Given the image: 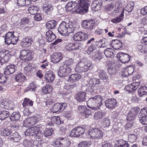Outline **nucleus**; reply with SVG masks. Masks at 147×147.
Returning <instances> with one entry per match:
<instances>
[{
  "mask_svg": "<svg viewBox=\"0 0 147 147\" xmlns=\"http://www.w3.org/2000/svg\"><path fill=\"white\" fill-rule=\"evenodd\" d=\"M77 131V134L79 136L82 134L85 131L84 129L81 127H78L75 128Z\"/></svg>",
  "mask_w": 147,
  "mask_h": 147,
  "instance_id": "nucleus-58",
  "label": "nucleus"
},
{
  "mask_svg": "<svg viewBox=\"0 0 147 147\" xmlns=\"http://www.w3.org/2000/svg\"><path fill=\"white\" fill-rule=\"evenodd\" d=\"M100 82L99 79L93 78L90 80L89 84L91 86L94 87L99 84Z\"/></svg>",
  "mask_w": 147,
  "mask_h": 147,
  "instance_id": "nucleus-51",
  "label": "nucleus"
},
{
  "mask_svg": "<svg viewBox=\"0 0 147 147\" xmlns=\"http://www.w3.org/2000/svg\"><path fill=\"white\" fill-rule=\"evenodd\" d=\"M86 93L83 92H80L76 95V100L79 102L84 101L86 100Z\"/></svg>",
  "mask_w": 147,
  "mask_h": 147,
  "instance_id": "nucleus-31",
  "label": "nucleus"
},
{
  "mask_svg": "<svg viewBox=\"0 0 147 147\" xmlns=\"http://www.w3.org/2000/svg\"><path fill=\"white\" fill-rule=\"evenodd\" d=\"M117 147H130L128 142L123 140H119L118 141Z\"/></svg>",
  "mask_w": 147,
  "mask_h": 147,
  "instance_id": "nucleus-44",
  "label": "nucleus"
},
{
  "mask_svg": "<svg viewBox=\"0 0 147 147\" xmlns=\"http://www.w3.org/2000/svg\"><path fill=\"white\" fill-rule=\"evenodd\" d=\"M65 8L67 11H70L74 9V10L78 13L82 14V10L80 8L77 1H71L65 5Z\"/></svg>",
  "mask_w": 147,
  "mask_h": 147,
  "instance_id": "nucleus-6",
  "label": "nucleus"
},
{
  "mask_svg": "<svg viewBox=\"0 0 147 147\" xmlns=\"http://www.w3.org/2000/svg\"><path fill=\"white\" fill-rule=\"evenodd\" d=\"M5 109L8 110L13 109L14 106L13 102L11 100H8Z\"/></svg>",
  "mask_w": 147,
  "mask_h": 147,
  "instance_id": "nucleus-56",
  "label": "nucleus"
},
{
  "mask_svg": "<svg viewBox=\"0 0 147 147\" xmlns=\"http://www.w3.org/2000/svg\"><path fill=\"white\" fill-rule=\"evenodd\" d=\"M22 105L25 108L27 107L32 106L33 105V101L30 99L26 98H24Z\"/></svg>",
  "mask_w": 147,
  "mask_h": 147,
  "instance_id": "nucleus-46",
  "label": "nucleus"
},
{
  "mask_svg": "<svg viewBox=\"0 0 147 147\" xmlns=\"http://www.w3.org/2000/svg\"><path fill=\"white\" fill-rule=\"evenodd\" d=\"M34 69V68L31 66V64H28L24 67V72L26 74L30 73Z\"/></svg>",
  "mask_w": 147,
  "mask_h": 147,
  "instance_id": "nucleus-59",
  "label": "nucleus"
},
{
  "mask_svg": "<svg viewBox=\"0 0 147 147\" xmlns=\"http://www.w3.org/2000/svg\"><path fill=\"white\" fill-rule=\"evenodd\" d=\"M95 22V21L93 20H84L82 22V26L86 30H91L94 28Z\"/></svg>",
  "mask_w": 147,
  "mask_h": 147,
  "instance_id": "nucleus-16",
  "label": "nucleus"
},
{
  "mask_svg": "<svg viewBox=\"0 0 147 147\" xmlns=\"http://www.w3.org/2000/svg\"><path fill=\"white\" fill-rule=\"evenodd\" d=\"M38 11V7L35 6H30L28 8V11L32 15H34L37 13Z\"/></svg>",
  "mask_w": 147,
  "mask_h": 147,
  "instance_id": "nucleus-50",
  "label": "nucleus"
},
{
  "mask_svg": "<svg viewBox=\"0 0 147 147\" xmlns=\"http://www.w3.org/2000/svg\"><path fill=\"white\" fill-rule=\"evenodd\" d=\"M53 129L52 128H46L45 129L44 134L46 137L51 135L53 132Z\"/></svg>",
  "mask_w": 147,
  "mask_h": 147,
  "instance_id": "nucleus-57",
  "label": "nucleus"
},
{
  "mask_svg": "<svg viewBox=\"0 0 147 147\" xmlns=\"http://www.w3.org/2000/svg\"><path fill=\"white\" fill-rule=\"evenodd\" d=\"M13 32H8L5 35V42L7 45L15 44L18 40V38L14 36Z\"/></svg>",
  "mask_w": 147,
  "mask_h": 147,
  "instance_id": "nucleus-8",
  "label": "nucleus"
},
{
  "mask_svg": "<svg viewBox=\"0 0 147 147\" xmlns=\"http://www.w3.org/2000/svg\"><path fill=\"white\" fill-rule=\"evenodd\" d=\"M23 144L25 147H31L34 144V142L32 140L26 139L23 141Z\"/></svg>",
  "mask_w": 147,
  "mask_h": 147,
  "instance_id": "nucleus-54",
  "label": "nucleus"
},
{
  "mask_svg": "<svg viewBox=\"0 0 147 147\" xmlns=\"http://www.w3.org/2000/svg\"><path fill=\"white\" fill-rule=\"evenodd\" d=\"M92 58L96 62H98L101 59L102 56L96 52L93 54Z\"/></svg>",
  "mask_w": 147,
  "mask_h": 147,
  "instance_id": "nucleus-52",
  "label": "nucleus"
},
{
  "mask_svg": "<svg viewBox=\"0 0 147 147\" xmlns=\"http://www.w3.org/2000/svg\"><path fill=\"white\" fill-rule=\"evenodd\" d=\"M15 78L17 82H22L25 80L26 77L23 74L20 73L16 75Z\"/></svg>",
  "mask_w": 147,
  "mask_h": 147,
  "instance_id": "nucleus-40",
  "label": "nucleus"
},
{
  "mask_svg": "<svg viewBox=\"0 0 147 147\" xmlns=\"http://www.w3.org/2000/svg\"><path fill=\"white\" fill-rule=\"evenodd\" d=\"M65 103H56L50 108V111L53 113L63 111L67 107Z\"/></svg>",
  "mask_w": 147,
  "mask_h": 147,
  "instance_id": "nucleus-10",
  "label": "nucleus"
},
{
  "mask_svg": "<svg viewBox=\"0 0 147 147\" xmlns=\"http://www.w3.org/2000/svg\"><path fill=\"white\" fill-rule=\"evenodd\" d=\"M105 115L106 113L105 112L99 111L95 113L94 117L95 119L98 120L102 118Z\"/></svg>",
  "mask_w": 147,
  "mask_h": 147,
  "instance_id": "nucleus-35",
  "label": "nucleus"
},
{
  "mask_svg": "<svg viewBox=\"0 0 147 147\" xmlns=\"http://www.w3.org/2000/svg\"><path fill=\"white\" fill-rule=\"evenodd\" d=\"M29 20L28 18L27 17L23 18L21 20L20 23V25L21 26L22 25H26L29 24Z\"/></svg>",
  "mask_w": 147,
  "mask_h": 147,
  "instance_id": "nucleus-61",
  "label": "nucleus"
},
{
  "mask_svg": "<svg viewBox=\"0 0 147 147\" xmlns=\"http://www.w3.org/2000/svg\"><path fill=\"white\" fill-rule=\"evenodd\" d=\"M20 59L22 60L27 61L32 59V53L29 50H22L20 53Z\"/></svg>",
  "mask_w": 147,
  "mask_h": 147,
  "instance_id": "nucleus-17",
  "label": "nucleus"
},
{
  "mask_svg": "<svg viewBox=\"0 0 147 147\" xmlns=\"http://www.w3.org/2000/svg\"><path fill=\"white\" fill-rule=\"evenodd\" d=\"M102 5V4L93 2L91 5V8L92 10L97 11L101 9Z\"/></svg>",
  "mask_w": 147,
  "mask_h": 147,
  "instance_id": "nucleus-49",
  "label": "nucleus"
},
{
  "mask_svg": "<svg viewBox=\"0 0 147 147\" xmlns=\"http://www.w3.org/2000/svg\"><path fill=\"white\" fill-rule=\"evenodd\" d=\"M138 93L139 96L142 97L147 93V86H141L138 90Z\"/></svg>",
  "mask_w": 147,
  "mask_h": 147,
  "instance_id": "nucleus-34",
  "label": "nucleus"
},
{
  "mask_svg": "<svg viewBox=\"0 0 147 147\" xmlns=\"http://www.w3.org/2000/svg\"><path fill=\"white\" fill-rule=\"evenodd\" d=\"M33 42V39L30 36H28L23 38L20 44L23 47H27L31 46Z\"/></svg>",
  "mask_w": 147,
  "mask_h": 147,
  "instance_id": "nucleus-20",
  "label": "nucleus"
},
{
  "mask_svg": "<svg viewBox=\"0 0 147 147\" xmlns=\"http://www.w3.org/2000/svg\"><path fill=\"white\" fill-rule=\"evenodd\" d=\"M46 37L47 41L51 42L56 38V36L51 30H49L46 33Z\"/></svg>",
  "mask_w": 147,
  "mask_h": 147,
  "instance_id": "nucleus-30",
  "label": "nucleus"
},
{
  "mask_svg": "<svg viewBox=\"0 0 147 147\" xmlns=\"http://www.w3.org/2000/svg\"><path fill=\"white\" fill-rule=\"evenodd\" d=\"M82 13H86L90 5L89 0H79L77 1Z\"/></svg>",
  "mask_w": 147,
  "mask_h": 147,
  "instance_id": "nucleus-11",
  "label": "nucleus"
},
{
  "mask_svg": "<svg viewBox=\"0 0 147 147\" xmlns=\"http://www.w3.org/2000/svg\"><path fill=\"white\" fill-rule=\"evenodd\" d=\"M112 45L114 49L117 50L120 49L122 46V42L121 40H113L112 41Z\"/></svg>",
  "mask_w": 147,
  "mask_h": 147,
  "instance_id": "nucleus-33",
  "label": "nucleus"
},
{
  "mask_svg": "<svg viewBox=\"0 0 147 147\" xmlns=\"http://www.w3.org/2000/svg\"><path fill=\"white\" fill-rule=\"evenodd\" d=\"M117 58L118 60L124 63H127L130 59V57L129 55L121 52H119L117 54Z\"/></svg>",
  "mask_w": 147,
  "mask_h": 147,
  "instance_id": "nucleus-19",
  "label": "nucleus"
},
{
  "mask_svg": "<svg viewBox=\"0 0 147 147\" xmlns=\"http://www.w3.org/2000/svg\"><path fill=\"white\" fill-rule=\"evenodd\" d=\"M92 63L90 61H85V59H82L77 64L75 68L76 72H86L92 68Z\"/></svg>",
  "mask_w": 147,
  "mask_h": 147,
  "instance_id": "nucleus-3",
  "label": "nucleus"
},
{
  "mask_svg": "<svg viewBox=\"0 0 147 147\" xmlns=\"http://www.w3.org/2000/svg\"><path fill=\"white\" fill-rule=\"evenodd\" d=\"M123 15L124 13H123V11H122L120 16L113 19L111 20V22L114 23H116L120 22L123 20Z\"/></svg>",
  "mask_w": 147,
  "mask_h": 147,
  "instance_id": "nucleus-42",
  "label": "nucleus"
},
{
  "mask_svg": "<svg viewBox=\"0 0 147 147\" xmlns=\"http://www.w3.org/2000/svg\"><path fill=\"white\" fill-rule=\"evenodd\" d=\"M70 144L69 140L66 138H61L55 142V147H68Z\"/></svg>",
  "mask_w": 147,
  "mask_h": 147,
  "instance_id": "nucleus-13",
  "label": "nucleus"
},
{
  "mask_svg": "<svg viewBox=\"0 0 147 147\" xmlns=\"http://www.w3.org/2000/svg\"><path fill=\"white\" fill-rule=\"evenodd\" d=\"M10 138L13 140L14 142H17L20 139V137L18 132H15L10 136Z\"/></svg>",
  "mask_w": 147,
  "mask_h": 147,
  "instance_id": "nucleus-45",
  "label": "nucleus"
},
{
  "mask_svg": "<svg viewBox=\"0 0 147 147\" xmlns=\"http://www.w3.org/2000/svg\"><path fill=\"white\" fill-rule=\"evenodd\" d=\"M117 104L116 100L114 99H109L106 100L105 105L109 109H113Z\"/></svg>",
  "mask_w": 147,
  "mask_h": 147,
  "instance_id": "nucleus-25",
  "label": "nucleus"
},
{
  "mask_svg": "<svg viewBox=\"0 0 147 147\" xmlns=\"http://www.w3.org/2000/svg\"><path fill=\"white\" fill-rule=\"evenodd\" d=\"M140 14L143 16H145L147 14V6H145L141 9Z\"/></svg>",
  "mask_w": 147,
  "mask_h": 147,
  "instance_id": "nucleus-64",
  "label": "nucleus"
},
{
  "mask_svg": "<svg viewBox=\"0 0 147 147\" xmlns=\"http://www.w3.org/2000/svg\"><path fill=\"white\" fill-rule=\"evenodd\" d=\"M97 71L99 73V76L101 80H106L108 79V77L106 75L105 72L102 70H98Z\"/></svg>",
  "mask_w": 147,
  "mask_h": 147,
  "instance_id": "nucleus-53",
  "label": "nucleus"
},
{
  "mask_svg": "<svg viewBox=\"0 0 147 147\" xmlns=\"http://www.w3.org/2000/svg\"><path fill=\"white\" fill-rule=\"evenodd\" d=\"M41 128L39 125L29 128L25 132V136H32L34 138L39 139L42 136Z\"/></svg>",
  "mask_w": 147,
  "mask_h": 147,
  "instance_id": "nucleus-4",
  "label": "nucleus"
},
{
  "mask_svg": "<svg viewBox=\"0 0 147 147\" xmlns=\"http://www.w3.org/2000/svg\"><path fill=\"white\" fill-rule=\"evenodd\" d=\"M102 98L100 96H95L90 98L87 101V106L92 110L96 111L99 109L102 105Z\"/></svg>",
  "mask_w": 147,
  "mask_h": 147,
  "instance_id": "nucleus-2",
  "label": "nucleus"
},
{
  "mask_svg": "<svg viewBox=\"0 0 147 147\" xmlns=\"http://www.w3.org/2000/svg\"><path fill=\"white\" fill-rule=\"evenodd\" d=\"M134 4L133 2L131 3V4H128L125 8V10L129 12H131L133 9Z\"/></svg>",
  "mask_w": 147,
  "mask_h": 147,
  "instance_id": "nucleus-63",
  "label": "nucleus"
},
{
  "mask_svg": "<svg viewBox=\"0 0 147 147\" xmlns=\"http://www.w3.org/2000/svg\"><path fill=\"white\" fill-rule=\"evenodd\" d=\"M1 134L4 136H9L12 133L11 129L9 127H4L1 129Z\"/></svg>",
  "mask_w": 147,
  "mask_h": 147,
  "instance_id": "nucleus-29",
  "label": "nucleus"
},
{
  "mask_svg": "<svg viewBox=\"0 0 147 147\" xmlns=\"http://www.w3.org/2000/svg\"><path fill=\"white\" fill-rule=\"evenodd\" d=\"M74 23L72 22H69L68 23H67L63 21L59 25L58 29V32L61 35H67L74 32Z\"/></svg>",
  "mask_w": 147,
  "mask_h": 147,
  "instance_id": "nucleus-1",
  "label": "nucleus"
},
{
  "mask_svg": "<svg viewBox=\"0 0 147 147\" xmlns=\"http://www.w3.org/2000/svg\"><path fill=\"white\" fill-rule=\"evenodd\" d=\"M88 37V34H87L80 31L74 35L73 38L75 41H82L87 39Z\"/></svg>",
  "mask_w": 147,
  "mask_h": 147,
  "instance_id": "nucleus-14",
  "label": "nucleus"
},
{
  "mask_svg": "<svg viewBox=\"0 0 147 147\" xmlns=\"http://www.w3.org/2000/svg\"><path fill=\"white\" fill-rule=\"evenodd\" d=\"M140 82H134L125 86V89L129 92H132L135 90L140 85Z\"/></svg>",
  "mask_w": 147,
  "mask_h": 147,
  "instance_id": "nucleus-21",
  "label": "nucleus"
},
{
  "mask_svg": "<svg viewBox=\"0 0 147 147\" xmlns=\"http://www.w3.org/2000/svg\"><path fill=\"white\" fill-rule=\"evenodd\" d=\"M57 22L54 20L48 21L46 24V26L47 28L49 29L54 28L56 25Z\"/></svg>",
  "mask_w": 147,
  "mask_h": 147,
  "instance_id": "nucleus-39",
  "label": "nucleus"
},
{
  "mask_svg": "<svg viewBox=\"0 0 147 147\" xmlns=\"http://www.w3.org/2000/svg\"><path fill=\"white\" fill-rule=\"evenodd\" d=\"M51 123L47 122L48 125L50 126H52L54 123L59 125L61 123L60 118L59 116H53L51 118Z\"/></svg>",
  "mask_w": 147,
  "mask_h": 147,
  "instance_id": "nucleus-28",
  "label": "nucleus"
},
{
  "mask_svg": "<svg viewBox=\"0 0 147 147\" xmlns=\"http://www.w3.org/2000/svg\"><path fill=\"white\" fill-rule=\"evenodd\" d=\"M45 78L46 82L50 83L53 81L55 78V76L53 72L49 71L46 73Z\"/></svg>",
  "mask_w": 147,
  "mask_h": 147,
  "instance_id": "nucleus-22",
  "label": "nucleus"
},
{
  "mask_svg": "<svg viewBox=\"0 0 147 147\" xmlns=\"http://www.w3.org/2000/svg\"><path fill=\"white\" fill-rule=\"evenodd\" d=\"M115 64L113 62L109 61L108 63V71L111 75L115 74L116 72Z\"/></svg>",
  "mask_w": 147,
  "mask_h": 147,
  "instance_id": "nucleus-24",
  "label": "nucleus"
},
{
  "mask_svg": "<svg viewBox=\"0 0 147 147\" xmlns=\"http://www.w3.org/2000/svg\"><path fill=\"white\" fill-rule=\"evenodd\" d=\"M36 88V87L35 84L33 83H31L29 84V86L27 87L26 89V91L29 90L32 91H35Z\"/></svg>",
  "mask_w": 147,
  "mask_h": 147,
  "instance_id": "nucleus-60",
  "label": "nucleus"
},
{
  "mask_svg": "<svg viewBox=\"0 0 147 147\" xmlns=\"http://www.w3.org/2000/svg\"><path fill=\"white\" fill-rule=\"evenodd\" d=\"M16 66L14 65H7L5 68L4 73L6 75H9L14 73L16 70Z\"/></svg>",
  "mask_w": 147,
  "mask_h": 147,
  "instance_id": "nucleus-23",
  "label": "nucleus"
},
{
  "mask_svg": "<svg viewBox=\"0 0 147 147\" xmlns=\"http://www.w3.org/2000/svg\"><path fill=\"white\" fill-rule=\"evenodd\" d=\"M52 90V86L48 84H46L42 88V92L45 94L51 93Z\"/></svg>",
  "mask_w": 147,
  "mask_h": 147,
  "instance_id": "nucleus-36",
  "label": "nucleus"
},
{
  "mask_svg": "<svg viewBox=\"0 0 147 147\" xmlns=\"http://www.w3.org/2000/svg\"><path fill=\"white\" fill-rule=\"evenodd\" d=\"M81 76L78 74H75L71 75L69 77V80H72L73 82L78 81L81 78Z\"/></svg>",
  "mask_w": 147,
  "mask_h": 147,
  "instance_id": "nucleus-41",
  "label": "nucleus"
},
{
  "mask_svg": "<svg viewBox=\"0 0 147 147\" xmlns=\"http://www.w3.org/2000/svg\"><path fill=\"white\" fill-rule=\"evenodd\" d=\"M115 51L113 49L108 48L104 51V54L106 57H110L114 55Z\"/></svg>",
  "mask_w": 147,
  "mask_h": 147,
  "instance_id": "nucleus-37",
  "label": "nucleus"
},
{
  "mask_svg": "<svg viewBox=\"0 0 147 147\" xmlns=\"http://www.w3.org/2000/svg\"><path fill=\"white\" fill-rule=\"evenodd\" d=\"M71 71L70 67L66 64H64L59 68L58 72V75L60 77L65 76H67Z\"/></svg>",
  "mask_w": 147,
  "mask_h": 147,
  "instance_id": "nucleus-12",
  "label": "nucleus"
},
{
  "mask_svg": "<svg viewBox=\"0 0 147 147\" xmlns=\"http://www.w3.org/2000/svg\"><path fill=\"white\" fill-rule=\"evenodd\" d=\"M138 117L141 123L143 124L147 125V114L142 113V109L139 114Z\"/></svg>",
  "mask_w": 147,
  "mask_h": 147,
  "instance_id": "nucleus-26",
  "label": "nucleus"
},
{
  "mask_svg": "<svg viewBox=\"0 0 147 147\" xmlns=\"http://www.w3.org/2000/svg\"><path fill=\"white\" fill-rule=\"evenodd\" d=\"M97 52L96 45H90L88 48L87 52L89 55L93 54Z\"/></svg>",
  "mask_w": 147,
  "mask_h": 147,
  "instance_id": "nucleus-43",
  "label": "nucleus"
},
{
  "mask_svg": "<svg viewBox=\"0 0 147 147\" xmlns=\"http://www.w3.org/2000/svg\"><path fill=\"white\" fill-rule=\"evenodd\" d=\"M30 1L26 0H18L17 1V5L20 7L24 6L29 5L30 3Z\"/></svg>",
  "mask_w": 147,
  "mask_h": 147,
  "instance_id": "nucleus-48",
  "label": "nucleus"
},
{
  "mask_svg": "<svg viewBox=\"0 0 147 147\" xmlns=\"http://www.w3.org/2000/svg\"><path fill=\"white\" fill-rule=\"evenodd\" d=\"M39 117L38 115L32 116L26 119L23 122L24 126L29 127L34 125L37 121L40 119L38 117Z\"/></svg>",
  "mask_w": 147,
  "mask_h": 147,
  "instance_id": "nucleus-9",
  "label": "nucleus"
},
{
  "mask_svg": "<svg viewBox=\"0 0 147 147\" xmlns=\"http://www.w3.org/2000/svg\"><path fill=\"white\" fill-rule=\"evenodd\" d=\"M103 135V132L101 130L98 128L90 129L87 135L89 138H101Z\"/></svg>",
  "mask_w": 147,
  "mask_h": 147,
  "instance_id": "nucleus-7",
  "label": "nucleus"
},
{
  "mask_svg": "<svg viewBox=\"0 0 147 147\" xmlns=\"http://www.w3.org/2000/svg\"><path fill=\"white\" fill-rule=\"evenodd\" d=\"M140 110L138 107H135L129 111L127 118V120L131 121L133 120L135 118Z\"/></svg>",
  "mask_w": 147,
  "mask_h": 147,
  "instance_id": "nucleus-18",
  "label": "nucleus"
},
{
  "mask_svg": "<svg viewBox=\"0 0 147 147\" xmlns=\"http://www.w3.org/2000/svg\"><path fill=\"white\" fill-rule=\"evenodd\" d=\"M9 116V112L6 111H0V119L3 120Z\"/></svg>",
  "mask_w": 147,
  "mask_h": 147,
  "instance_id": "nucleus-47",
  "label": "nucleus"
},
{
  "mask_svg": "<svg viewBox=\"0 0 147 147\" xmlns=\"http://www.w3.org/2000/svg\"><path fill=\"white\" fill-rule=\"evenodd\" d=\"M10 54L7 50L0 51V63L1 65L8 61L10 58Z\"/></svg>",
  "mask_w": 147,
  "mask_h": 147,
  "instance_id": "nucleus-15",
  "label": "nucleus"
},
{
  "mask_svg": "<svg viewBox=\"0 0 147 147\" xmlns=\"http://www.w3.org/2000/svg\"><path fill=\"white\" fill-rule=\"evenodd\" d=\"M107 9L109 10L113 9L114 11L113 13L115 14L120 12L121 13L122 11L123 12L124 10V9L122 7V4L119 1L116 2H113L108 4Z\"/></svg>",
  "mask_w": 147,
  "mask_h": 147,
  "instance_id": "nucleus-5",
  "label": "nucleus"
},
{
  "mask_svg": "<svg viewBox=\"0 0 147 147\" xmlns=\"http://www.w3.org/2000/svg\"><path fill=\"white\" fill-rule=\"evenodd\" d=\"M137 135L136 134H130L128 136V140L131 143L135 142L137 138Z\"/></svg>",
  "mask_w": 147,
  "mask_h": 147,
  "instance_id": "nucleus-55",
  "label": "nucleus"
},
{
  "mask_svg": "<svg viewBox=\"0 0 147 147\" xmlns=\"http://www.w3.org/2000/svg\"><path fill=\"white\" fill-rule=\"evenodd\" d=\"M79 45L77 43H70L65 47L66 50L68 51H71L79 49Z\"/></svg>",
  "mask_w": 147,
  "mask_h": 147,
  "instance_id": "nucleus-32",
  "label": "nucleus"
},
{
  "mask_svg": "<svg viewBox=\"0 0 147 147\" xmlns=\"http://www.w3.org/2000/svg\"><path fill=\"white\" fill-rule=\"evenodd\" d=\"M20 117V113L18 111L14 112L10 115V119L11 121L18 120Z\"/></svg>",
  "mask_w": 147,
  "mask_h": 147,
  "instance_id": "nucleus-38",
  "label": "nucleus"
},
{
  "mask_svg": "<svg viewBox=\"0 0 147 147\" xmlns=\"http://www.w3.org/2000/svg\"><path fill=\"white\" fill-rule=\"evenodd\" d=\"M110 124V121L108 118H105L103 119L102 125L104 127H108Z\"/></svg>",
  "mask_w": 147,
  "mask_h": 147,
  "instance_id": "nucleus-62",
  "label": "nucleus"
},
{
  "mask_svg": "<svg viewBox=\"0 0 147 147\" xmlns=\"http://www.w3.org/2000/svg\"><path fill=\"white\" fill-rule=\"evenodd\" d=\"M63 57L61 53H58L53 55L51 57V61L54 63H57L60 62L62 59Z\"/></svg>",
  "mask_w": 147,
  "mask_h": 147,
  "instance_id": "nucleus-27",
  "label": "nucleus"
}]
</instances>
